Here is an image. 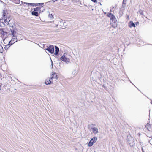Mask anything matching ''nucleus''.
<instances>
[{
	"instance_id": "1",
	"label": "nucleus",
	"mask_w": 152,
	"mask_h": 152,
	"mask_svg": "<svg viewBox=\"0 0 152 152\" xmlns=\"http://www.w3.org/2000/svg\"><path fill=\"white\" fill-rule=\"evenodd\" d=\"M110 22L112 26L115 28L117 26V22L116 19L115 15L113 14L110 17Z\"/></svg>"
},
{
	"instance_id": "2",
	"label": "nucleus",
	"mask_w": 152,
	"mask_h": 152,
	"mask_svg": "<svg viewBox=\"0 0 152 152\" xmlns=\"http://www.w3.org/2000/svg\"><path fill=\"white\" fill-rule=\"evenodd\" d=\"M69 56L66 53H64L63 56L61 57L60 59L62 61L68 63L69 62L70 60L68 58Z\"/></svg>"
},
{
	"instance_id": "3",
	"label": "nucleus",
	"mask_w": 152,
	"mask_h": 152,
	"mask_svg": "<svg viewBox=\"0 0 152 152\" xmlns=\"http://www.w3.org/2000/svg\"><path fill=\"white\" fill-rule=\"evenodd\" d=\"M97 140V138L96 137H95L92 138L88 143V146L89 147L92 146L94 143L96 142Z\"/></svg>"
},
{
	"instance_id": "4",
	"label": "nucleus",
	"mask_w": 152,
	"mask_h": 152,
	"mask_svg": "<svg viewBox=\"0 0 152 152\" xmlns=\"http://www.w3.org/2000/svg\"><path fill=\"white\" fill-rule=\"evenodd\" d=\"M45 50L51 54L53 53L54 51V47L53 46L50 45L49 47L45 49Z\"/></svg>"
},
{
	"instance_id": "5",
	"label": "nucleus",
	"mask_w": 152,
	"mask_h": 152,
	"mask_svg": "<svg viewBox=\"0 0 152 152\" xmlns=\"http://www.w3.org/2000/svg\"><path fill=\"white\" fill-rule=\"evenodd\" d=\"M128 140V142L130 146L132 147L134 145V139L132 137H131Z\"/></svg>"
},
{
	"instance_id": "6",
	"label": "nucleus",
	"mask_w": 152,
	"mask_h": 152,
	"mask_svg": "<svg viewBox=\"0 0 152 152\" xmlns=\"http://www.w3.org/2000/svg\"><path fill=\"white\" fill-rule=\"evenodd\" d=\"M18 41L16 37L14 38L12 37V39L9 42V43H11V45L13 44Z\"/></svg>"
},
{
	"instance_id": "7",
	"label": "nucleus",
	"mask_w": 152,
	"mask_h": 152,
	"mask_svg": "<svg viewBox=\"0 0 152 152\" xmlns=\"http://www.w3.org/2000/svg\"><path fill=\"white\" fill-rule=\"evenodd\" d=\"M10 18H5L4 19V25L5 26H7V25L8 24V23L10 21V20L9 19Z\"/></svg>"
},
{
	"instance_id": "8",
	"label": "nucleus",
	"mask_w": 152,
	"mask_h": 152,
	"mask_svg": "<svg viewBox=\"0 0 152 152\" xmlns=\"http://www.w3.org/2000/svg\"><path fill=\"white\" fill-rule=\"evenodd\" d=\"M128 26L130 28L135 27V24H134L132 21H131L129 22L128 23Z\"/></svg>"
},
{
	"instance_id": "9",
	"label": "nucleus",
	"mask_w": 152,
	"mask_h": 152,
	"mask_svg": "<svg viewBox=\"0 0 152 152\" xmlns=\"http://www.w3.org/2000/svg\"><path fill=\"white\" fill-rule=\"evenodd\" d=\"M10 31H11V34L12 35V37H16V32L15 31L14 29L12 30L11 29H10Z\"/></svg>"
},
{
	"instance_id": "10",
	"label": "nucleus",
	"mask_w": 152,
	"mask_h": 152,
	"mask_svg": "<svg viewBox=\"0 0 152 152\" xmlns=\"http://www.w3.org/2000/svg\"><path fill=\"white\" fill-rule=\"evenodd\" d=\"M91 129L94 134H96L98 133V129L97 128L95 127H92Z\"/></svg>"
},
{
	"instance_id": "11",
	"label": "nucleus",
	"mask_w": 152,
	"mask_h": 152,
	"mask_svg": "<svg viewBox=\"0 0 152 152\" xmlns=\"http://www.w3.org/2000/svg\"><path fill=\"white\" fill-rule=\"evenodd\" d=\"M63 22L60 21L58 22V24L57 25L56 27L58 28H63Z\"/></svg>"
},
{
	"instance_id": "12",
	"label": "nucleus",
	"mask_w": 152,
	"mask_h": 152,
	"mask_svg": "<svg viewBox=\"0 0 152 152\" xmlns=\"http://www.w3.org/2000/svg\"><path fill=\"white\" fill-rule=\"evenodd\" d=\"M24 4H28V5H35V6H37L38 5H40V4L43 5L44 4L43 3H37V4H32V3H24Z\"/></svg>"
},
{
	"instance_id": "13",
	"label": "nucleus",
	"mask_w": 152,
	"mask_h": 152,
	"mask_svg": "<svg viewBox=\"0 0 152 152\" xmlns=\"http://www.w3.org/2000/svg\"><path fill=\"white\" fill-rule=\"evenodd\" d=\"M7 32H4V29L3 28H0V34L4 36L5 34H6Z\"/></svg>"
},
{
	"instance_id": "14",
	"label": "nucleus",
	"mask_w": 152,
	"mask_h": 152,
	"mask_svg": "<svg viewBox=\"0 0 152 152\" xmlns=\"http://www.w3.org/2000/svg\"><path fill=\"white\" fill-rule=\"evenodd\" d=\"M55 55H57L58 54L59 51V49L57 46H55Z\"/></svg>"
},
{
	"instance_id": "15",
	"label": "nucleus",
	"mask_w": 152,
	"mask_h": 152,
	"mask_svg": "<svg viewBox=\"0 0 152 152\" xmlns=\"http://www.w3.org/2000/svg\"><path fill=\"white\" fill-rule=\"evenodd\" d=\"M52 81L50 79L49 80H46L45 81V83L46 85H49L51 83H52Z\"/></svg>"
},
{
	"instance_id": "16",
	"label": "nucleus",
	"mask_w": 152,
	"mask_h": 152,
	"mask_svg": "<svg viewBox=\"0 0 152 152\" xmlns=\"http://www.w3.org/2000/svg\"><path fill=\"white\" fill-rule=\"evenodd\" d=\"M32 14L33 15H34L36 16H38L39 15L38 12H37L35 11H33L32 12Z\"/></svg>"
},
{
	"instance_id": "17",
	"label": "nucleus",
	"mask_w": 152,
	"mask_h": 152,
	"mask_svg": "<svg viewBox=\"0 0 152 152\" xmlns=\"http://www.w3.org/2000/svg\"><path fill=\"white\" fill-rule=\"evenodd\" d=\"M11 45V43H9L6 45L5 46V49L6 50H8V49L10 48V46L11 45Z\"/></svg>"
},
{
	"instance_id": "18",
	"label": "nucleus",
	"mask_w": 152,
	"mask_h": 152,
	"mask_svg": "<svg viewBox=\"0 0 152 152\" xmlns=\"http://www.w3.org/2000/svg\"><path fill=\"white\" fill-rule=\"evenodd\" d=\"M40 8L39 7H37L36 8H34V11H35L37 12V11H40Z\"/></svg>"
},
{
	"instance_id": "19",
	"label": "nucleus",
	"mask_w": 152,
	"mask_h": 152,
	"mask_svg": "<svg viewBox=\"0 0 152 152\" xmlns=\"http://www.w3.org/2000/svg\"><path fill=\"white\" fill-rule=\"evenodd\" d=\"M52 76H53L54 78V79H57V75L55 73H53L52 75Z\"/></svg>"
},
{
	"instance_id": "20",
	"label": "nucleus",
	"mask_w": 152,
	"mask_h": 152,
	"mask_svg": "<svg viewBox=\"0 0 152 152\" xmlns=\"http://www.w3.org/2000/svg\"><path fill=\"white\" fill-rule=\"evenodd\" d=\"M48 18L50 19V20H52L53 19V17L52 15L51 14L50 15H49L48 16Z\"/></svg>"
},
{
	"instance_id": "21",
	"label": "nucleus",
	"mask_w": 152,
	"mask_h": 152,
	"mask_svg": "<svg viewBox=\"0 0 152 152\" xmlns=\"http://www.w3.org/2000/svg\"><path fill=\"white\" fill-rule=\"evenodd\" d=\"M6 15V13L4 11L3 12L2 15L3 17V18L5 19L6 18L5 17Z\"/></svg>"
},
{
	"instance_id": "22",
	"label": "nucleus",
	"mask_w": 152,
	"mask_h": 152,
	"mask_svg": "<svg viewBox=\"0 0 152 152\" xmlns=\"http://www.w3.org/2000/svg\"><path fill=\"white\" fill-rule=\"evenodd\" d=\"M7 25H8V26L10 27H13V26L12 24L11 23H8V24Z\"/></svg>"
},
{
	"instance_id": "23",
	"label": "nucleus",
	"mask_w": 152,
	"mask_h": 152,
	"mask_svg": "<svg viewBox=\"0 0 152 152\" xmlns=\"http://www.w3.org/2000/svg\"><path fill=\"white\" fill-rule=\"evenodd\" d=\"M112 14L111 13H108L107 14V16L108 17H111V16L112 15Z\"/></svg>"
},
{
	"instance_id": "24",
	"label": "nucleus",
	"mask_w": 152,
	"mask_h": 152,
	"mask_svg": "<svg viewBox=\"0 0 152 152\" xmlns=\"http://www.w3.org/2000/svg\"><path fill=\"white\" fill-rule=\"evenodd\" d=\"M15 3L16 4H18L20 2V1L19 0H15Z\"/></svg>"
},
{
	"instance_id": "25",
	"label": "nucleus",
	"mask_w": 152,
	"mask_h": 152,
	"mask_svg": "<svg viewBox=\"0 0 152 152\" xmlns=\"http://www.w3.org/2000/svg\"><path fill=\"white\" fill-rule=\"evenodd\" d=\"M76 69H75L72 71V74L73 75H74L76 73Z\"/></svg>"
},
{
	"instance_id": "26",
	"label": "nucleus",
	"mask_w": 152,
	"mask_h": 152,
	"mask_svg": "<svg viewBox=\"0 0 152 152\" xmlns=\"http://www.w3.org/2000/svg\"><path fill=\"white\" fill-rule=\"evenodd\" d=\"M91 1L94 2V3H96V2L97 1V0H91Z\"/></svg>"
},
{
	"instance_id": "27",
	"label": "nucleus",
	"mask_w": 152,
	"mask_h": 152,
	"mask_svg": "<svg viewBox=\"0 0 152 152\" xmlns=\"http://www.w3.org/2000/svg\"><path fill=\"white\" fill-rule=\"evenodd\" d=\"M126 0H123V4H126Z\"/></svg>"
},
{
	"instance_id": "28",
	"label": "nucleus",
	"mask_w": 152,
	"mask_h": 152,
	"mask_svg": "<svg viewBox=\"0 0 152 152\" xmlns=\"http://www.w3.org/2000/svg\"><path fill=\"white\" fill-rule=\"evenodd\" d=\"M53 79H54V78L53 76H51V77L50 78V79L52 81V80Z\"/></svg>"
},
{
	"instance_id": "29",
	"label": "nucleus",
	"mask_w": 152,
	"mask_h": 152,
	"mask_svg": "<svg viewBox=\"0 0 152 152\" xmlns=\"http://www.w3.org/2000/svg\"><path fill=\"white\" fill-rule=\"evenodd\" d=\"M139 24V22H137L136 23H135V24L137 26V25H138Z\"/></svg>"
},
{
	"instance_id": "30",
	"label": "nucleus",
	"mask_w": 152,
	"mask_h": 152,
	"mask_svg": "<svg viewBox=\"0 0 152 152\" xmlns=\"http://www.w3.org/2000/svg\"><path fill=\"white\" fill-rule=\"evenodd\" d=\"M149 125V124L147 123L146 125L145 126V128H146L147 126H148Z\"/></svg>"
},
{
	"instance_id": "31",
	"label": "nucleus",
	"mask_w": 152,
	"mask_h": 152,
	"mask_svg": "<svg viewBox=\"0 0 152 152\" xmlns=\"http://www.w3.org/2000/svg\"><path fill=\"white\" fill-rule=\"evenodd\" d=\"M0 48H1L2 49V50L1 51H2L3 50V48L1 46H0Z\"/></svg>"
},
{
	"instance_id": "32",
	"label": "nucleus",
	"mask_w": 152,
	"mask_h": 152,
	"mask_svg": "<svg viewBox=\"0 0 152 152\" xmlns=\"http://www.w3.org/2000/svg\"><path fill=\"white\" fill-rule=\"evenodd\" d=\"M51 61L52 62V67H53V63H52V61L51 60Z\"/></svg>"
},
{
	"instance_id": "33",
	"label": "nucleus",
	"mask_w": 152,
	"mask_h": 152,
	"mask_svg": "<svg viewBox=\"0 0 152 152\" xmlns=\"http://www.w3.org/2000/svg\"><path fill=\"white\" fill-rule=\"evenodd\" d=\"M57 0H53V2H55L56 1H57Z\"/></svg>"
},
{
	"instance_id": "34",
	"label": "nucleus",
	"mask_w": 152,
	"mask_h": 152,
	"mask_svg": "<svg viewBox=\"0 0 152 152\" xmlns=\"http://www.w3.org/2000/svg\"><path fill=\"white\" fill-rule=\"evenodd\" d=\"M141 150L142 151V147H141Z\"/></svg>"
},
{
	"instance_id": "35",
	"label": "nucleus",
	"mask_w": 152,
	"mask_h": 152,
	"mask_svg": "<svg viewBox=\"0 0 152 152\" xmlns=\"http://www.w3.org/2000/svg\"><path fill=\"white\" fill-rule=\"evenodd\" d=\"M1 50H0V52H1Z\"/></svg>"
},
{
	"instance_id": "36",
	"label": "nucleus",
	"mask_w": 152,
	"mask_h": 152,
	"mask_svg": "<svg viewBox=\"0 0 152 152\" xmlns=\"http://www.w3.org/2000/svg\"><path fill=\"white\" fill-rule=\"evenodd\" d=\"M143 152H144V151H143Z\"/></svg>"
}]
</instances>
